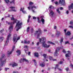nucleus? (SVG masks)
I'll use <instances>...</instances> for the list:
<instances>
[{"mask_svg": "<svg viewBox=\"0 0 73 73\" xmlns=\"http://www.w3.org/2000/svg\"><path fill=\"white\" fill-rule=\"evenodd\" d=\"M67 52L68 53L66 54L65 56L66 57H70V51H68Z\"/></svg>", "mask_w": 73, "mask_h": 73, "instance_id": "10", "label": "nucleus"}, {"mask_svg": "<svg viewBox=\"0 0 73 73\" xmlns=\"http://www.w3.org/2000/svg\"><path fill=\"white\" fill-rule=\"evenodd\" d=\"M40 17V18H41V19H43L44 18V16H41Z\"/></svg>", "mask_w": 73, "mask_h": 73, "instance_id": "55", "label": "nucleus"}, {"mask_svg": "<svg viewBox=\"0 0 73 73\" xmlns=\"http://www.w3.org/2000/svg\"><path fill=\"white\" fill-rule=\"evenodd\" d=\"M29 5H33V3L31 1H30L29 3Z\"/></svg>", "mask_w": 73, "mask_h": 73, "instance_id": "37", "label": "nucleus"}, {"mask_svg": "<svg viewBox=\"0 0 73 73\" xmlns=\"http://www.w3.org/2000/svg\"><path fill=\"white\" fill-rule=\"evenodd\" d=\"M22 12L23 13H26V11H22Z\"/></svg>", "mask_w": 73, "mask_h": 73, "instance_id": "51", "label": "nucleus"}, {"mask_svg": "<svg viewBox=\"0 0 73 73\" xmlns=\"http://www.w3.org/2000/svg\"><path fill=\"white\" fill-rule=\"evenodd\" d=\"M65 44H69V42L68 41H66L65 42Z\"/></svg>", "mask_w": 73, "mask_h": 73, "instance_id": "48", "label": "nucleus"}, {"mask_svg": "<svg viewBox=\"0 0 73 73\" xmlns=\"http://www.w3.org/2000/svg\"><path fill=\"white\" fill-rule=\"evenodd\" d=\"M40 66L41 67H44L45 66V63L44 62H43L40 64Z\"/></svg>", "mask_w": 73, "mask_h": 73, "instance_id": "16", "label": "nucleus"}, {"mask_svg": "<svg viewBox=\"0 0 73 73\" xmlns=\"http://www.w3.org/2000/svg\"><path fill=\"white\" fill-rule=\"evenodd\" d=\"M17 21V19H15L14 21H13L12 22V24H15V23H16V21Z\"/></svg>", "mask_w": 73, "mask_h": 73, "instance_id": "28", "label": "nucleus"}, {"mask_svg": "<svg viewBox=\"0 0 73 73\" xmlns=\"http://www.w3.org/2000/svg\"><path fill=\"white\" fill-rule=\"evenodd\" d=\"M59 3L62 5H64L65 4V0H59Z\"/></svg>", "mask_w": 73, "mask_h": 73, "instance_id": "11", "label": "nucleus"}, {"mask_svg": "<svg viewBox=\"0 0 73 73\" xmlns=\"http://www.w3.org/2000/svg\"><path fill=\"white\" fill-rule=\"evenodd\" d=\"M29 62V61L28 60H27L25 58H23V59H21L20 60V62L21 63L23 62Z\"/></svg>", "mask_w": 73, "mask_h": 73, "instance_id": "6", "label": "nucleus"}, {"mask_svg": "<svg viewBox=\"0 0 73 73\" xmlns=\"http://www.w3.org/2000/svg\"><path fill=\"white\" fill-rule=\"evenodd\" d=\"M16 53L18 54L17 55V56H19L20 54H21V51L20 50H17L16 51Z\"/></svg>", "mask_w": 73, "mask_h": 73, "instance_id": "20", "label": "nucleus"}, {"mask_svg": "<svg viewBox=\"0 0 73 73\" xmlns=\"http://www.w3.org/2000/svg\"><path fill=\"white\" fill-rule=\"evenodd\" d=\"M17 23L16 27H18V28H20V27L22 25H23V23H20V21H17Z\"/></svg>", "mask_w": 73, "mask_h": 73, "instance_id": "5", "label": "nucleus"}, {"mask_svg": "<svg viewBox=\"0 0 73 73\" xmlns=\"http://www.w3.org/2000/svg\"><path fill=\"white\" fill-rule=\"evenodd\" d=\"M3 40V37H0V42Z\"/></svg>", "mask_w": 73, "mask_h": 73, "instance_id": "34", "label": "nucleus"}, {"mask_svg": "<svg viewBox=\"0 0 73 73\" xmlns=\"http://www.w3.org/2000/svg\"><path fill=\"white\" fill-rule=\"evenodd\" d=\"M31 9H33V8H35L36 9V7L35 6H32L31 7Z\"/></svg>", "mask_w": 73, "mask_h": 73, "instance_id": "29", "label": "nucleus"}, {"mask_svg": "<svg viewBox=\"0 0 73 73\" xmlns=\"http://www.w3.org/2000/svg\"><path fill=\"white\" fill-rule=\"evenodd\" d=\"M28 54L29 56H31V52H29Z\"/></svg>", "mask_w": 73, "mask_h": 73, "instance_id": "56", "label": "nucleus"}, {"mask_svg": "<svg viewBox=\"0 0 73 73\" xmlns=\"http://www.w3.org/2000/svg\"><path fill=\"white\" fill-rule=\"evenodd\" d=\"M5 57V55L4 54H3L2 56H1V57L2 58H4V57Z\"/></svg>", "mask_w": 73, "mask_h": 73, "instance_id": "36", "label": "nucleus"}, {"mask_svg": "<svg viewBox=\"0 0 73 73\" xmlns=\"http://www.w3.org/2000/svg\"><path fill=\"white\" fill-rule=\"evenodd\" d=\"M10 9H11L9 10V12H16V10L15 9H15V7L11 6L10 7H9Z\"/></svg>", "mask_w": 73, "mask_h": 73, "instance_id": "7", "label": "nucleus"}, {"mask_svg": "<svg viewBox=\"0 0 73 73\" xmlns=\"http://www.w3.org/2000/svg\"><path fill=\"white\" fill-rule=\"evenodd\" d=\"M71 35V33L70 32L68 31L67 33H65V35L66 36H70Z\"/></svg>", "mask_w": 73, "mask_h": 73, "instance_id": "22", "label": "nucleus"}, {"mask_svg": "<svg viewBox=\"0 0 73 73\" xmlns=\"http://www.w3.org/2000/svg\"><path fill=\"white\" fill-rule=\"evenodd\" d=\"M17 66V64L15 62H13L12 65V67L14 68V67L15 66Z\"/></svg>", "mask_w": 73, "mask_h": 73, "instance_id": "18", "label": "nucleus"}, {"mask_svg": "<svg viewBox=\"0 0 73 73\" xmlns=\"http://www.w3.org/2000/svg\"><path fill=\"white\" fill-rule=\"evenodd\" d=\"M60 66L59 65V64H57L55 66V70L56 69H58L59 71H61L62 70L60 68H58V67Z\"/></svg>", "mask_w": 73, "mask_h": 73, "instance_id": "9", "label": "nucleus"}, {"mask_svg": "<svg viewBox=\"0 0 73 73\" xmlns=\"http://www.w3.org/2000/svg\"><path fill=\"white\" fill-rule=\"evenodd\" d=\"M33 19H36V17H33Z\"/></svg>", "mask_w": 73, "mask_h": 73, "instance_id": "63", "label": "nucleus"}, {"mask_svg": "<svg viewBox=\"0 0 73 73\" xmlns=\"http://www.w3.org/2000/svg\"><path fill=\"white\" fill-rule=\"evenodd\" d=\"M67 71H68V70H69V68L67 67L65 69Z\"/></svg>", "mask_w": 73, "mask_h": 73, "instance_id": "49", "label": "nucleus"}, {"mask_svg": "<svg viewBox=\"0 0 73 73\" xmlns=\"http://www.w3.org/2000/svg\"><path fill=\"white\" fill-rule=\"evenodd\" d=\"M48 43H49V44H52V45H55V44L52 42H50L49 41H48Z\"/></svg>", "mask_w": 73, "mask_h": 73, "instance_id": "26", "label": "nucleus"}, {"mask_svg": "<svg viewBox=\"0 0 73 73\" xmlns=\"http://www.w3.org/2000/svg\"><path fill=\"white\" fill-rule=\"evenodd\" d=\"M8 69H9V68H5V71H7V70H8Z\"/></svg>", "mask_w": 73, "mask_h": 73, "instance_id": "47", "label": "nucleus"}, {"mask_svg": "<svg viewBox=\"0 0 73 73\" xmlns=\"http://www.w3.org/2000/svg\"><path fill=\"white\" fill-rule=\"evenodd\" d=\"M46 39V38L45 37H42L41 38H39V42H41V40H42V41H43V42H42V46H43V47H44V48H49V47H50V45H47V44H46V43L45 42V40Z\"/></svg>", "mask_w": 73, "mask_h": 73, "instance_id": "1", "label": "nucleus"}, {"mask_svg": "<svg viewBox=\"0 0 73 73\" xmlns=\"http://www.w3.org/2000/svg\"><path fill=\"white\" fill-rule=\"evenodd\" d=\"M31 16L30 15H29L28 16V19H30V18H31Z\"/></svg>", "mask_w": 73, "mask_h": 73, "instance_id": "52", "label": "nucleus"}, {"mask_svg": "<svg viewBox=\"0 0 73 73\" xmlns=\"http://www.w3.org/2000/svg\"><path fill=\"white\" fill-rule=\"evenodd\" d=\"M29 29H30V28H28L27 30V32H29Z\"/></svg>", "mask_w": 73, "mask_h": 73, "instance_id": "42", "label": "nucleus"}, {"mask_svg": "<svg viewBox=\"0 0 73 73\" xmlns=\"http://www.w3.org/2000/svg\"><path fill=\"white\" fill-rule=\"evenodd\" d=\"M62 52L63 53H66V52L65 51V50H63Z\"/></svg>", "mask_w": 73, "mask_h": 73, "instance_id": "46", "label": "nucleus"}, {"mask_svg": "<svg viewBox=\"0 0 73 73\" xmlns=\"http://www.w3.org/2000/svg\"><path fill=\"white\" fill-rule=\"evenodd\" d=\"M40 44V42H38L37 44H36V45H37L38 46L39 45V44Z\"/></svg>", "mask_w": 73, "mask_h": 73, "instance_id": "53", "label": "nucleus"}, {"mask_svg": "<svg viewBox=\"0 0 73 73\" xmlns=\"http://www.w3.org/2000/svg\"><path fill=\"white\" fill-rule=\"evenodd\" d=\"M66 14H68V13H69V11L67 10L66 11Z\"/></svg>", "mask_w": 73, "mask_h": 73, "instance_id": "58", "label": "nucleus"}, {"mask_svg": "<svg viewBox=\"0 0 73 73\" xmlns=\"http://www.w3.org/2000/svg\"><path fill=\"white\" fill-rule=\"evenodd\" d=\"M59 64H60L61 65V64H63V62L62 61H60V62L59 63Z\"/></svg>", "mask_w": 73, "mask_h": 73, "instance_id": "41", "label": "nucleus"}, {"mask_svg": "<svg viewBox=\"0 0 73 73\" xmlns=\"http://www.w3.org/2000/svg\"><path fill=\"white\" fill-rule=\"evenodd\" d=\"M36 33H35V35H37L38 33V35L37 36V38H39V37H40V35H42V31L40 29H38V31H36L35 32Z\"/></svg>", "mask_w": 73, "mask_h": 73, "instance_id": "2", "label": "nucleus"}, {"mask_svg": "<svg viewBox=\"0 0 73 73\" xmlns=\"http://www.w3.org/2000/svg\"><path fill=\"white\" fill-rule=\"evenodd\" d=\"M20 11H22H22H23V10L21 8Z\"/></svg>", "mask_w": 73, "mask_h": 73, "instance_id": "64", "label": "nucleus"}, {"mask_svg": "<svg viewBox=\"0 0 73 73\" xmlns=\"http://www.w3.org/2000/svg\"><path fill=\"white\" fill-rule=\"evenodd\" d=\"M63 40H64V38H62L60 40V43H62L63 42Z\"/></svg>", "mask_w": 73, "mask_h": 73, "instance_id": "33", "label": "nucleus"}, {"mask_svg": "<svg viewBox=\"0 0 73 73\" xmlns=\"http://www.w3.org/2000/svg\"><path fill=\"white\" fill-rule=\"evenodd\" d=\"M30 42H30V41L28 40V41H27V40H24L23 43L25 44H29Z\"/></svg>", "mask_w": 73, "mask_h": 73, "instance_id": "15", "label": "nucleus"}, {"mask_svg": "<svg viewBox=\"0 0 73 73\" xmlns=\"http://www.w3.org/2000/svg\"><path fill=\"white\" fill-rule=\"evenodd\" d=\"M13 73H18V72L17 71V72L13 71Z\"/></svg>", "mask_w": 73, "mask_h": 73, "instance_id": "62", "label": "nucleus"}, {"mask_svg": "<svg viewBox=\"0 0 73 73\" xmlns=\"http://www.w3.org/2000/svg\"><path fill=\"white\" fill-rule=\"evenodd\" d=\"M68 9L69 10H70H70L71 9H73V3H72L71 4V5L69 6Z\"/></svg>", "mask_w": 73, "mask_h": 73, "instance_id": "13", "label": "nucleus"}, {"mask_svg": "<svg viewBox=\"0 0 73 73\" xmlns=\"http://www.w3.org/2000/svg\"><path fill=\"white\" fill-rule=\"evenodd\" d=\"M5 1L6 3H7V4H8V2L9 1V0H5Z\"/></svg>", "mask_w": 73, "mask_h": 73, "instance_id": "39", "label": "nucleus"}, {"mask_svg": "<svg viewBox=\"0 0 73 73\" xmlns=\"http://www.w3.org/2000/svg\"><path fill=\"white\" fill-rule=\"evenodd\" d=\"M54 15V13L52 10L50 12V16L51 17H53V15Z\"/></svg>", "mask_w": 73, "mask_h": 73, "instance_id": "17", "label": "nucleus"}, {"mask_svg": "<svg viewBox=\"0 0 73 73\" xmlns=\"http://www.w3.org/2000/svg\"><path fill=\"white\" fill-rule=\"evenodd\" d=\"M20 37H17V38L16 40L15 41V42H15V43H16V42H17L18 40H20Z\"/></svg>", "mask_w": 73, "mask_h": 73, "instance_id": "27", "label": "nucleus"}, {"mask_svg": "<svg viewBox=\"0 0 73 73\" xmlns=\"http://www.w3.org/2000/svg\"><path fill=\"white\" fill-rule=\"evenodd\" d=\"M60 10H62V9H63V8L62 7H60Z\"/></svg>", "mask_w": 73, "mask_h": 73, "instance_id": "57", "label": "nucleus"}, {"mask_svg": "<svg viewBox=\"0 0 73 73\" xmlns=\"http://www.w3.org/2000/svg\"><path fill=\"white\" fill-rule=\"evenodd\" d=\"M13 23L12 22L8 23V25H10V26L9 27V28H13V25H12Z\"/></svg>", "mask_w": 73, "mask_h": 73, "instance_id": "21", "label": "nucleus"}, {"mask_svg": "<svg viewBox=\"0 0 73 73\" xmlns=\"http://www.w3.org/2000/svg\"><path fill=\"white\" fill-rule=\"evenodd\" d=\"M57 12H58V13H60V11H59V8L58 9H57L56 10Z\"/></svg>", "mask_w": 73, "mask_h": 73, "instance_id": "38", "label": "nucleus"}, {"mask_svg": "<svg viewBox=\"0 0 73 73\" xmlns=\"http://www.w3.org/2000/svg\"><path fill=\"white\" fill-rule=\"evenodd\" d=\"M15 48V46H13V49L8 54V55H10V54H12V52L14 50V49Z\"/></svg>", "mask_w": 73, "mask_h": 73, "instance_id": "14", "label": "nucleus"}, {"mask_svg": "<svg viewBox=\"0 0 73 73\" xmlns=\"http://www.w3.org/2000/svg\"><path fill=\"white\" fill-rule=\"evenodd\" d=\"M17 35L16 34H15L14 35L13 37V42H15L16 40H17Z\"/></svg>", "mask_w": 73, "mask_h": 73, "instance_id": "8", "label": "nucleus"}, {"mask_svg": "<svg viewBox=\"0 0 73 73\" xmlns=\"http://www.w3.org/2000/svg\"><path fill=\"white\" fill-rule=\"evenodd\" d=\"M41 21H42V24H45V20L44 19H41Z\"/></svg>", "mask_w": 73, "mask_h": 73, "instance_id": "25", "label": "nucleus"}, {"mask_svg": "<svg viewBox=\"0 0 73 73\" xmlns=\"http://www.w3.org/2000/svg\"><path fill=\"white\" fill-rule=\"evenodd\" d=\"M11 35L10 34L9 35L7 36V40L6 41V43H7V42H9V38L11 37Z\"/></svg>", "mask_w": 73, "mask_h": 73, "instance_id": "12", "label": "nucleus"}, {"mask_svg": "<svg viewBox=\"0 0 73 73\" xmlns=\"http://www.w3.org/2000/svg\"><path fill=\"white\" fill-rule=\"evenodd\" d=\"M56 49L55 51V52L54 54V56H57V54H58V52H57V50H59L61 49H63V46H61V47H57L56 48Z\"/></svg>", "mask_w": 73, "mask_h": 73, "instance_id": "4", "label": "nucleus"}, {"mask_svg": "<svg viewBox=\"0 0 73 73\" xmlns=\"http://www.w3.org/2000/svg\"><path fill=\"white\" fill-rule=\"evenodd\" d=\"M56 35L57 36V37H58L59 35H60V32L58 31L57 30H56Z\"/></svg>", "mask_w": 73, "mask_h": 73, "instance_id": "19", "label": "nucleus"}, {"mask_svg": "<svg viewBox=\"0 0 73 73\" xmlns=\"http://www.w3.org/2000/svg\"><path fill=\"white\" fill-rule=\"evenodd\" d=\"M49 58L50 60H53V57L51 56Z\"/></svg>", "mask_w": 73, "mask_h": 73, "instance_id": "44", "label": "nucleus"}, {"mask_svg": "<svg viewBox=\"0 0 73 73\" xmlns=\"http://www.w3.org/2000/svg\"><path fill=\"white\" fill-rule=\"evenodd\" d=\"M30 20V19H28L27 20V23H29V22Z\"/></svg>", "mask_w": 73, "mask_h": 73, "instance_id": "61", "label": "nucleus"}, {"mask_svg": "<svg viewBox=\"0 0 73 73\" xmlns=\"http://www.w3.org/2000/svg\"><path fill=\"white\" fill-rule=\"evenodd\" d=\"M31 33H33V28H32L31 30Z\"/></svg>", "mask_w": 73, "mask_h": 73, "instance_id": "54", "label": "nucleus"}, {"mask_svg": "<svg viewBox=\"0 0 73 73\" xmlns=\"http://www.w3.org/2000/svg\"><path fill=\"white\" fill-rule=\"evenodd\" d=\"M3 31H4V29H2V30H1L0 31V34L2 33L3 32Z\"/></svg>", "mask_w": 73, "mask_h": 73, "instance_id": "40", "label": "nucleus"}, {"mask_svg": "<svg viewBox=\"0 0 73 73\" xmlns=\"http://www.w3.org/2000/svg\"><path fill=\"white\" fill-rule=\"evenodd\" d=\"M6 59H5L4 60H3V58H0V66H3L4 64H5L6 63Z\"/></svg>", "mask_w": 73, "mask_h": 73, "instance_id": "3", "label": "nucleus"}, {"mask_svg": "<svg viewBox=\"0 0 73 73\" xmlns=\"http://www.w3.org/2000/svg\"><path fill=\"white\" fill-rule=\"evenodd\" d=\"M15 18L13 17H12V18H11V20H15Z\"/></svg>", "mask_w": 73, "mask_h": 73, "instance_id": "43", "label": "nucleus"}, {"mask_svg": "<svg viewBox=\"0 0 73 73\" xmlns=\"http://www.w3.org/2000/svg\"><path fill=\"white\" fill-rule=\"evenodd\" d=\"M70 66L72 67V68H73V65L71 63L70 64Z\"/></svg>", "mask_w": 73, "mask_h": 73, "instance_id": "59", "label": "nucleus"}, {"mask_svg": "<svg viewBox=\"0 0 73 73\" xmlns=\"http://www.w3.org/2000/svg\"><path fill=\"white\" fill-rule=\"evenodd\" d=\"M24 48H27V49H28V48H29V47L27 45L25 46Z\"/></svg>", "mask_w": 73, "mask_h": 73, "instance_id": "45", "label": "nucleus"}, {"mask_svg": "<svg viewBox=\"0 0 73 73\" xmlns=\"http://www.w3.org/2000/svg\"><path fill=\"white\" fill-rule=\"evenodd\" d=\"M34 54L35 57H38V53H34Z\"/></svg>", "mask_w": 73, "mask_h": 73, "instance_id": "23", "label": "nucleus"}, {"mask_svg": "<svg viewBox=\"0 0 73 73\" xmlns=\"http://www.w3.org/2000/svg\"><path fill=\"white\" fill-rule=\"evenodd\" d=\"M9 3L10 4H15V0H12L11 1H10Z\"/></svg>", "mask_w": 73, "mask_h": 73, "instance_id": "24", "label": "nucleus"}, {"mask_svg": "<svg viewBox=\"0 0 73 73\" xmlns=\"http://www.w3.org/2000/svg\"><path fill=\"white\" fill-rule=\"evenodd\" d=\"M70 24H71V25L73 24V21H71L70 22Z\"/></svg>", "mask_w": 73, "mask_h": 73, "instance_id": "50", "label": "nucleus"}, {"mask_svg": "<svg viewBox=\"0 0 73 73\" xmlns=\"http://www.w3.org/2000/svg\"><path fill=\"white\" fill-rule=\"evenodd\" d=\"M20 29V28H19L18 29H17L16 30V31H19V29Z\"/></svg>", "mask_w": 73, "mask_h": 73, "instance_id": "60", "label": "nucleus"}, {"mask_svg": "<svg viewBox=\"0 0 73 73\" xmlns=\"http://www.w3.org/2000/svg\"><path fill=\"white\" fill-rule=\"evenodd\" d=\"M9 30L10 31V32H12V31H13V28H9Z\"/></svg>", "mask_w": 73, "mask_h": 73, "instance_id": "30", "label": "nucleus"}, {"mask_svg": "<svg viewBox=\"0 0 73 73\" xmlns=\"http://www.w3.org/2000/svg\"><path fill=\"white\" fill-rule=\"evenodd\" d=\"M33 61L34 62L35 65L36 66L37 65V62H36V60H33Z\"/></svg>", "mask_w": 73, "mask_h": 73, "instance_id": "32", "label": "nucleus"}, {"mask_svg": "<svg viewBox=\"0 0 73 73\" xmlns=\"http://www.w3.org/2000/svg\"><path fill=\"white\" fill-rule=\"evenodd\" d=\"M37 19H38L37 21L38 23H41V20L39 19V18L38 17H37Z\"/></svg>", "mask_w": 73, "mask_h": 73, "instance_id": "31", "label": "nucleus"}, {"mask_svg": "<svg viewBox=\"0 0 73 73\" xmlns=\"http://www.w3.org/2000/svg\"><path fill=\"white\" fill-rule=\"evenodd\" d=\"M43 56H44V58H46V54H44L43 55Z\"/></svg>", "mask_w": 73, "mask_h": 73, "instance_id": "35", "label": "nucleus"}]
</instances>
